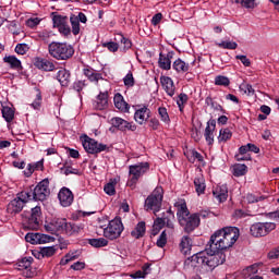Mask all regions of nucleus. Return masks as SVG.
<instances>
[{
    "label": "nucleus",
    "instance_id": "obj_7",
    "mask_svg": "<svg viewBox=\"0 0 279 279\" xmlns=\"http://www.w3.org/2000/svg\"><path fill=\"white\" fill-rule=\"evenodd\" d=\"M149 171V162H138L129 167V175L131 179L128 182V186H136V182Z\"/></svg>",
    "mask_w": 279,
    "mask_h": 279
},
{
    "label": "nucleus",
    "instance_id": "obj_46",
    "mask_svg": "<svg viewBox=\"0 0 279 279\" xmlns=\"http://www.w3.org/2000/svg\"><path fill=\"white\" fill-rule=\"evenodd\" d=\"M117 39L120 40L121 45H123L124 51H128V49H132V41L128 38H125L123 35L118 34Z\"/></svg>",
    "mask_w": 279,
    "mask_h": 279
},
{
    "label": "nucleus",
    "instance_id": "obj_51",
    "mask_svg": "<svg viewBox=\"0 0 279 279\" xmlns=\"http://www.w3.org/2000/svg\"><path fill=\"white\" fill-rule=\"evenodd\" d=\"M158 112H159L161 121H163L165 123H169V121H171V119H169V113L167 112V108L159 107Z\"/></svg>",
    "mask_w": 279,
    "mask_h": 279
},
{
    "label": "nucleus",
    "instance_id": "obj_40",
    "mask_svg": "<svg viewBox=\"0 0 279 279\" xmlns=\"http://www.w3.org/2000/svg\"><path fill=\"white\" fill-rule=\"evenodd\" d=\"M231 3H240L242 8L254 10L256 8V0H231Z\"/></svg>",
    "mask_w": 279,
    "mask_h": 279
},
{
    "label": "nucleus",
    "instance_id": "obj_20",
    "mask_svg": "<svg viewBox=\"0 0 279 279\" xmlns=\"http://www.w3.org/2000/svg\"><path fill=\"white\" fill-rule=\"evenodd\" d=\"M160 84L169 97H173V95H175V85L173 84V80L171 77L161 76Z\"/></svg>",
    "mask_w": 279,
    "mask_h": 279
},
{
    "label": "nucleus",
    "instance_id": "obj_58",
    "mask_svg": "<svg viewBox=\"0 0 279 279\" xmlns=\"http://www.w3.org/2000/svg\"><path fill=\"white\" fill-rule=\"evenodd\" d=\"M27 27H31V29H34V27L40 25V19L38 17H31L26 21Z\"/></svg>",
    "mask_w": 279,
    "mask_h": 279
},
{
    "label": "nucleus",
    "instance_id": "obj_28",
    "mask_svg": "<svg viewBox=\"0 0 279 279\" xmlns=\"http://www.w3.org/2000/svg\"><path fill=\"white\" fill-rule=\"evenodd\" d=\"M3 62L10 65V69H13L15 71H23V64L21 63V60H19V58H16L15 56H5L3 58Z\"/></svg>",
    "mask_w": 279,
    "mask_h": 279
},
{
    "label": "nucleus",
    "instance_id": "obj_21",
    "mask_svg": "<svg viewBox=\"0 0 279 279\" xmlns=\"http://www.w3.org/2000/svg\"><path fill=\"white\" fill-rule=\"evenodd\" d=\"M173 59V52H168L163 54L162 52L159 54L158 65L163 71H171V60Z\"/></svg>",
    "mask_w": 279,
    "mask_h": 279
},
{
    "label": "nucleus",
    "instance_id": "obj_3",
    "mask_svg": "<svg viewBox=\"0 0 279 279\" xmlns=\"http://www.w3.org/2000/svg\"><path fill=\"white\" fill-rule=\"evenodd\" d=\"M48 53L54 60H71L75 49L66 43L52 41L48 45Z\"/></svg>",
    "mask_w": 279,
    "mask_h": 279
},
{
    "label": "nucleus",
    "instance_id": "obj_4",
    "mask_svg": "<svg viewBox=\"0 0 279 279\" xmlns=\"http://www.w3.org/2000/svg\"><path fill=\"white\" fill-rule=\"evenodd\" d=\"M25 197H28V202H46L47 197L51 195L49 189V179H44L34 189L24 191Z\"/></svg>",
    "mask_w": 279,
    "mask_h": 279
},
{
    "label": "nucleus",
    "instance_id": "obj_56",
    "mask_svg": "<svg viewBox=\"0 0 279 279\" xmlns=\"http://www.w3.org/2000/svg\"><path fill=\"white\" fill-rule=\"evenodd\" d=\"M186 101H189V96L186 94H180L179 99L177 100L180 110L184 108V104H186Z\"/></svg>",
    "mask_w": 279,
    "mask_h": 279
},
{
    "label": "nucleus",
    "instance_id": "obj_17",
    "mask_svg": "<svg viewBox=\"0 0 279 279\" xmlns=\"http://www.w3.org/2000/svg\"><path fill=\"white\" fill-rule=\"evenodd\" d=\"M58 197L61 206H63L64 208L73 204V199H74L73 192H71L69 187H62L58 193Z\"/></svg>",
    "mask_w": 279,
    "mask_h": 279
},
{
    "label": "nucleus",
    "instance_id": "obj_9",
    "mask_svg": "<svg viewBox=\"0 0 279 279\" xmlns=\"http://www.w3.org/2000/svg\"><path fill=\"white\" fill-rule=\"evenodd\" d=\"M122 232L123 222L121 221V218H116L109 221L108 227L104 229V236L109 239V241H114L121 236Z\"/></svg>",
    "mask_w": 279,
    "mask_h": 279
},
{
    "label": "nucleus",
    "instance_id": "obj_43",
    "mask_svg": "<svg viewBox=\"0 0 279 279\" xmlns=\"http://www.w3.org/2000/svg\"><path fill=\"white\" fill-rule=\"evenodd\" d=\"M88 243L92 247H106V245H108V240L105 238L89 239Z\"/></svg>",
    "mask_w": 279,
    "mask_h": 279
},
{
    "label": "nucleus",
    "instance_id": "obj_27",
    "mask_svg": "<svg viewBox=\"0 0 279 279\" xmlns=\"http://www.w3.org/2000/svg\"><path fill=\"white\" fill-rule=\"evenodd\" d=\"M57 80L61 86H69V84H71V72L64 68L60 69L57 74Z\"/></svg>",
    "mask_w": 279,
    "mask_h": 279
},
{
    "label": "nucleus",
    "instance_id": "obj_35",
    "mask_svg": "<svg viewBox=\"0 0 279 279\" xmlns=\"http://www.w3.org/2000/svg\"><path fill=\"white\" fill-rule=\"evenodd\" d=\"M194 186H195V191L198 195L204 194V192L206 191V183L204 181V178L203 177L195 178Z\"/></svg>",
    "mask_w": 279,
    "mask_h": 279
},
{
    "label": "nucleus",
    "instance_id": "obj_33",
    "mask_svg": "<svg viewBox=\"0 0 279 279\" xmlns=\"http://www.w3.org/2000/svg\"><path fill=\"white\" fill-rule=\"evenodd\" d=\"M52 223L54 225L56 232H66V218H53Z\"/></svg>",
    "mask_w": 279,
    "mask_h": 279
},
{
    "label": "nucleus",
    "instance_id": "obj_37",
    "mask_svg": "<svg viewBox=\"0 0 279 279\" xmlns=\"http://www.w3.org/2000/svg\"><path fill=\"white\" fill-rule=\"evenodd\" d=\"M77 258H80V253L77 251L70 252L60 260V265H69V263L77 260Z\"/></svg>",
    "mask_w": 279,
    "mask_h": 279
},
{
    "label": "nucleus",
    "instance_id": "obj_36",
    "mask_svg": "<svg viewBox=\"0 0 279 279\" xmlns=\"http://www.w3.org/2000/svg\"><path fill=\"white\" fill-rule=\"evenodd\" d=\"M247 173V166L245 163H236L233 166V175L241 178Z\"/></svg>",
    "mask_w": 279,
    "mask_h": 279
},
{
    "label": "nucleus",
    "instance_id": "obj_53",
    "mask_svg": "<svg viewBox=\"0 0 279 279\" xmlns=\"http://www.w3.org/2000/svg\"><path fill=\"white\" fill-rule=\"evenodd\" d=\"M124 86H128L129 88H132L134 86V75L132 72H129L124 78H123Z\"/></svg>",
    "mask_w": 279,
    "mask_h": 279
},
{
    "label": "nucleus",
    "instance_id": "obj_1",
    "mask_svg": "<svg viewBox=\"0 0 279 279\" xmlns=\"http://www.w3.org/2000/svg\"><path fill=\"white\" fill-rule=\"evenodd\" d=\"M239 240V228L223 227L211 234L207 245L210 252H227Z\"/></svg>",
    "mask_w": 279,
    "mask_h": 279
},
{
    "label": "nucleus",
    "instance_id": "obj_38",
    "mask_svg": "<svg viewBox=\"0 0 279 279\" xmlns=\"http://www.w3.org/2000/svg\"><path fill=\"white\" fill-rule=\"evenodd\" d=\"M35 93L36 97L31 106L34 108V110H40V107L43 106V94L40 93L39 88H35Z\"/></svg>",
    "mask_w": 279,
    "mask_h": 279
},
{
    "label": "nucleus",
    "instance_id": "obj_16",
    "mask_svg": "<svg viewBox=\"0 0 279 279\" xmlns=\"http://www.w3.org/2000/svg\"><path fill=\"white\" fill-rule=\"evenodd\" d=\"M83 74L89 82H92V84H95L96 86L99 84V81L104 80V74L90 68V65H87L83 69Z\"/></svg>",
    "mask_w": 279,
    "mask_h": 279
},
{
    "label": "nucleus",
    "instance_id": "obj_45",
    "mask_svg": "<svg viewBox=\"0 0 279 279\" xmlns=\"http://www.w3.org/2000/svg\"><path fill=\"white\" fill-rule=\"evenodd\" d=\"M216 86H230V78L228 76L218 75L215 77Z\"/></svg>",
    "mask_w": 279,
    "mask_h": 279
},
{
    "label": "nucleus",
    "instance_id": "obj_6",
    "mask_svg": "<svg viewBox=\"0 0 279 279\" xmlns=\"http://www.w3.org/2000/svg\"><path fill=\"white\" fill-rule=\"evenodd\" d=\"M210 250V245L207 244L205 251L208 256H205V265L211 269H215L216 267H219V265H223V263H226V252Z\"/></svg>",
    "mask_w": 279,
    "mask_h": 279
},
{
    "label": "nucleus",
    "instance_id": "obj_32",
    "mask_svg": "<svg viewBox=\"0 0 279 279\" xmlns=\"http://www.w3.org/2000/svg\"><path fill=\"white\" fill-rule=\"evenodd\" d=\"M145 221H141L136 225V227L134 228V230L131 232V236H133V239H143V236H145Z\"/></svg>",
    "mask_w": 279,
    "mask_h": 279
},
{
    "label": "nucleus",
    "instance_id": "obj_55",
    "mask_svg": "<svg viewBox=\"0 0 279 279\" xmlns=\"http://www.w3.org/2000/svg\"><path fill=\"white\" fill-rule=\"evenodd\" d=\"M80 175V170L78 169H75L69 165H64V175Z\"/></svg>",
    "mask_w": 279,
    "mask_h": 279
},
{
    "label": "nucleus",
    "instance_id": "obj_19",
    "mask_svg": "<svg viewBox=\"0 0 279 279\" xmlns=\"http://www.w3.org/2000/svg\"><path fill=\"white\" fill-rule=\"evenodd\" d=\"M34 66L40 71H56V64L52 61L40 57L35 58Z\"/></svg>",
    "mask_w": 279,
    "mask_h": 279
},
{
    "label": "nucleus",
    "instance_id": "obj_62",
    "mask_svg": "<svg viewBox=\"0 0 279 279\" xmlns=\"http://www.w3.org/2000/svg\"><path fill=\"white\" fill-rule=\"evenodd\" d=\"M104 191L107 195H114V193H117V190L114 189V184L113 183H107L104 187Z\"/></svg>",
    "mask_w": 279,
    "mask_h": 279
},
{
    "label": "nucleus",
    "instance_id": "obj_18",
    "mask_svg": "<svg viewBox=\"0 0 279 279\" xmlns=\"http://www.w3.org/2000/svg\"><path fill=\"white\" fill-rule=\"evenodd\" d=\"M217 128V121L216 120H209L207 122V125L205 128V141L207 145H214L215 143V130Z\"/></svg>",
    "mask_w": 279,
    "mask_h": 279
},
{
    "label": "nucleus",
    "instance_id": "obj_30",
    "mask_svg": "<svg viewBox=\"0 0 279 279\" xmlns=\"http://www.w3.org/2000/svg\"><path fill=\"white\" fill-rule=\"evenodd\" d=\"M190 68L191 65L180 58L172 63V69L177 71V73H187Z\"/></svg>",
    "mask_w": 279,
    "mask_h": 279
},
{
    "label": "nucleus",
    "instance_id": "obj_50",
    "mask_svg": "<svg viewBox=\"0 0 279 279\" xmlns=\"http://www.w3.org/2000/svg\"><path fill=\"white\" fill-rule=\"evenodd\" d=\"M53 241V238L47 234L37 233V245L43 243H51Z\"/></svg>",
    "mask_w": 279,
    "mask_h": 279
},
{
    "label": "nucleus",
    "instance_id": "obj_60",
    "mask_svg": "<svg viewBox=\"0 0 279 279\" xmlns=\"http://www.w3.org/2000/svg\"><path fill=\"white\" fill-rule=\"evenodd\" d=\"M85 86H88V84L86 83V81H76L73 84V88L74 90H76L77 93H81V90L84 89Z\"/></svg>",
    "mask_w": 279,
    "mask_h": 279
},
{
    "label": "nucleus",
    "instance_id": "obj_2",
    "mask_svg": "<svg viewBox=\"0 0 279 279\" xmlns=\"http://www.w3.org/2000/svg\"><path fill=\"white\" fill-rule=\"evenodd\" d=\"M174 208H177V218L181 228H183L186 234H191V232H195L199 225L202 223V219L197 214H191L189 211V207L186 206V202L179 201L174 203Z\"/></svg>",
    "mask_w": 279,
    "mask_h": 279
},
{
    "label": "nucleus",
    "instance_id": "obj_63",
    "mask_svg": "<svg viewBox=\"0 0 279 279\" xmlns=\"http://www.w3.org/2000/svg\"><path fill=\"white\" fill-rule=\"evenodd\" d=\"M248 214H246L245 211H243L242 209H235L232 217L234 219H245V217H247Z\"/></svg>",
    "mask_w": 279,
    "mask_h": 279
},
{
    "label": "nucleus",
    "instance_id": "obj_47",
    "mask_svg": "<svg viewBox=\"0 0 279 279\" xmlns=\"http://www.w3.org/2000/svg\"><path fill=\"white\" fill-rule=\"evenodd\" d=\"M218 47L221 49H231L234 50L236 47H239V44L236 41H221L218 44Z\"/></svg>",
    "mask_w": 279,
    "mask_h": 279
},
{
    "label": "nucleus",
    "instance_id": "obj_57",
    "mask_svg": "<svg viewBox=\"0 0 279 279\" xmlns=\"http://www.w3.org/2000/svg\"><path fill=\"white\" fill-rule=\"evenodd\" d=\"M262 199H265L264 196H256L254 194H247L246 195V202H248V204H256V202H262Z\"/></svg>",
    "mask_w": 279,
    "mask_h": 279
},
{
    "label": "nucleus",
    "instance_id": "obj_59",
    "mask_svg": "<svg viewBox=\"0 0 279 279\" xmlns=\"http://www.w3.org/2000/svg\"><path fill=\"white\" fill-rule=\"evenodd\" d=\"M38 38L44 43H49V38H51V32L49 31H41L38 33Z\"/></svg>",
    "mask_w": 279,
    "mask_h": 279
},
{
    "label": "nucleus",
    "instance_id": "obj_44",
    "mask_svg": "<svg viewBox=\"0 0 279 279\" xmlns=\"http://www.w3.org/2000/svg\"><path fill=\"white\" fill-rule=\"evenodd\" d=\"M240 90L244 93V95H247L248 97L254 96L256 90H254V87L247 83H243L240 85Z\"/></svg>",
    "mask_w": 279,
    "mask_h": 279
},
{
    "label": "nucleus",
    "instance_id": "obj_49",
    "mask_svg": "<svg viewBox=\"0 0 279 279\" xmlns=\"http://www.w3.org/2000/svg\"><path fill=\"white\" fill-rule=\"evenodd\" d=\"M41 256H46L47 258L53 256L56 254V247L54 246H47L43 247L40 251Z\"/></svg>",
    "mask_w": 279,
    "mask_h": 279
},
{
    "label": "nucleus",
    "instance_id": "obj_13",
    "mask_svg": "<svg viewBox=\"0 0 279 279\" xmlns=\"http://www.w3.org/2000/svg\"><path fill=\"white\" fill-rule=\"evenodd\" d=\"M83 147L87 154H101V151L108 149V145L99 144L97 141L88 137V135L84 137Z\"/></svg>",
    "mask_w": 279,
    "mask_h": 279
},
{
    "label": "nucleus",
    "instance_id": "obj_25",
    "mask_svg": "<svg viewBox=\"0 0 279 279\" xmlns=\"http://www.w3.org/2000/svg\"><path fill=\"white\" fill-rule=\"evenodd\" d=\"M214 197L218 199V202L223 203L226 199H228V185L222 184L218 185L214 191H213Z\"/></svg>",
    "mask_w": 279,
    "mask_h": 279
},
{
    "label": "nucleus",
    "instance_id": "obj_48",
    "mask_svg": "<svg viewBox=\"0 0 279 279\" xmlns=\"http://www.w3.org/2000/svg\"><path fill=\"white\" fill-rule=\"evenodd\" d=\"M29 51V46L27 44H17L15 47V53L19 56H25Z\"/></svg>",
    "mask_w": 279,
    "mask_h": 279
},
{
    "label": "nucleus",
    "instance_id": "obj_14",
    "mask_svg": "<svg viewBox=\"0 0 279 279\" xmlns=\"http://www.w3.org/2000/svg\"><path fill=\"white\" fill-rule=\"evenodd\" d=\"M111 125H113V128H116V130H119L120 132H128V130L131 132H135L136 130V125L119 117L111 119Z\"/></svg>",
    "mask_w": 279,
    "mask_h": 279
},
{
    "label": "nucleus",
    "instance_id": "obj_11",
    "mask_svg": "<svg viewBox=\"0 0 279 279\" xmlns=\"http://www.w3.org/2000/svg\"><path fill=\"white\" fill-rule=\"evenodd\" d=\"M52 24L57 27L62 36H71V26H69V17L65 15H60L58 13H52Z\"/></svg>",
    "mask_w": 279,
    "mask_h": 279
},
{
    "label": "nucleus",
    "instance_id": "obj_54",
    "mask_svg": "<svg viewBox=\"0 0 279 279\" xmlns=\"http://www.w3.org/2000/svg\"><path fill=\"white\" fill-rule=\"evenodd\" d=\"M167 245V230H163L157 240V247H165Z\"/></svg>",
    "mask_w": 279,
    "mask_h": 279
},
{
    "label": "nucleus",
    "instance_id": "obj_64",
    "mask_svg": "<svg viewBox=\"0 0 279 279\" xmlns=\"http://www.w3.org/2000/svg\"><path fill=\"white\" fill-rule=\"evenodd\" d=\"M268 258L270 260L279 258V246L268 253Z\"/></svg>",
    "mask_w": 279,
    "mask_h": 279
},
{
    "label": "nucleus",
    "instance_id": "obj_39",
    "mask_svg": "<svg viewBox=\"0 0 279 279\" xmlns=\"http://www.w3.org/2000/svg\"><path fill=\"white\" fill-rule=\"evenodd\" d=\"M2 117L7 123H12V121H14V109L10 107H3Z\"/></svg>",
    "mask_w": 279,
    "mask_h": 279
},
{
    "label": "nucleus",
    "instance_id": "obj_42",
    "mask_svg": "<svg viewBox=\"0 0 279 279\" xmlns=\"http://www.w3.org/2000/svg\"><path fill=\"white\" fill-rule=\"evenodd\" d=\"M70 23L72 26V34L77 36V34H80V19H77V15H71Z\"/></svg>",
    "mask_w": 279,
    "mask_h": 279
},
{
    "label": "nucleus",
    "instance_id": "obj_34",
    "mask_svg": "<svg viewBox=\"0 0 279 279\" xmlns=\"http://www.w3.org/2000/svg\"><path fill=\"white\" fill-rule=\"evenodd\" d=\"M163 217V225L166 226V228H168L169 233L173 234V230H175V225L173 223V221H175V215L173 214H169L168 216H162Z\"/></svg>",
    "mask_w": 279,
    "mask_h": 279
},
{
    "label": "nucleus",
    "instance_id": "obj_15",
    "mask_svg": "<svg viewBox=\"0 0 279 279\" xmlns=\"http://www.w3.org/2000/svg\"><path fill=\"white\" fill-rule=\"evenodd\" d=\"M32 263H34V258L33 257H24L22 258L20 262H17V269L20 270H25L24 271V276L25 278H34V276H36V271L29 269V267H32Z\"/></svg>",
    "mask_w": 279,
    "mask_h": 279
},
{
    "label": "nucleus",
    "instance_id": "obj_23",
    "mask_svg": "<svg viewBox=\"0 0 279 279\" xmlns=\"http://www.w3.org/2000/svg\"><path fill=\"white\" fill-rule=\"evenodd\" d=\"M180 252L184 254V256H189L191 254V250L193 247V240L189 235H183L181 238V242L179 244Z\"/></svg>",
    "mask_w": 279,
    "mask_h": 279
},
{
    "label": "nucleus",
    "instance_id": "obj_10",
    "mask_svg": "<svg viewBox=\"0 0 279 279\" xmlns=\"http://www.w3.org/2000/svg\"><path fill=\"white\" fill-rule=\"evenodd\" d=\"M25 191H22L17 196L12 199L7 207L9 215H19L25 208V204L29 202V198L24 195Z\"/></svg>",
    "mask_w": 279,
    "mask_h": 279
},
{
    "label": "nucleus",
    "instance_id": "obj_5",
    "mask_svg": "<svg viewBox=\"0 0 279 279\" xmlns=\"http://www.w3.org/2000/svg\"><path fill=\"white\" fill-rule=\"evenodd\" d=\"M165 195V190L161 186H157L150 195L145 199L146 210H153L154 215L160 213L162 208V197Z\"/></svg>",
    "mask_w": 279,
    "mask_h": 279
},
{
    "label": "nucleus",
    "instance_id": "obj_8",
    "mask_svg": "<svg viewBox=\"0 0 279 279\" xmlns=\"http://www.w3.org/2000/svg\"><path fill=\"white\" fill-rule=\"evenodd\" d=\"M274 230H276V222H254L250 228L251 235L255 239L267 236Z\"/></svg>",
    "mask_w": 279,
    "mask_h": 279
},
{
    "label": "nucleus",
    "instance_id": "obj_12",
    "mask_svg": "<svg viewBox=\"0 0 279 279\" xmlns=\"http://www.w3.org/2000/svg\"><path fill=\"white\" fill-rule=\"evenodd\" d=\"M41 215L43 211L40 209V206L32 208L31 216L26 218L24 222V228H26V230H38V228H40Z\"/></svg>",
    "mask_w": 279,
    "mask_h": 279
},
{
    "label": "nucleus",
    "instance_id": "obj_31",
    "mask_svg": "<svg viewBox=\"0 0 279 279\" xmlns=\"http://www.w3.org/2000/svg\"><path fill=\"white\" fill-rule=\"evenodd\" d=\"M187 260H190L192 267H197V265H206V255H204V253H196L187 258Z\"/></svg>",
    "mask_w": 279,
    "mask_h": 279
},
{
    "label": "nucleus",
    "instance_id": "obj_41",
    "mask_svg": "<svg viewBox=\"0 0 279 279\" xmlns=\"http://www.w3.org/2000/svg\"><path fill=\"white\" fill-rule=\"evenodd\" d=\"M230 138H232V131H230V129H221L218 136L219 143H226L230 141Z\"/></svg>",
    "mask_w": 279,
    "mask_h": 279
},
{
    "label": "nucleus",
    "instance_id": "obj_24",
    "mask_svg": "<svg viewBox=\"0 0 279 279\" xmlns=\"http://www.w3.org/2000/svg\"><path fill=\"white\" fill-rule=\"evenodd\" d=\"M149 114H151V111L147 107H143L135 111L134 119L136 123L143 125V123L149 119Z\"/></svg>",
    "mask_w": 279,
    "mask_h": 279
},
{
    "label": "nucleus",
    "instance_id": "obj_29",
    "mask_svg": "<svg viewBox=\"0 0 279 279\" xmlns=\"http://www.w3.org/2000/svg\"><path fill=\"white\" fill-rule=\"evenodd\" d=\"M82 230H84V223L68 222L65 227V234L73 236L75 234H80Z\"/></svg>",
    "mask_w": 279,
    "mask_h": 279
},
{
    "label": "nucleus",
    "instance_id": "obj_22",
    "mask_svg": "<svg viewBox=\"0 0 279 279\" xmlns=\"http://www.w3.org/2000/svg\"><path fill=\"white\" fill-rule=\"evenodd\" d=\"M114 107L120 110V112H130V105L123 98V95L117 93L113 97Z\"/></svg>",
    "mask_w": 279,
    "mask_h": 279
},
{
    "label": "nucleus",
    "instance_id": "obj_26",
    "mask_svg": "<svg viewBox=\"0 0 279 279\" xmlns=\"http://www.w3.org/2000/svg\"><path fill=\"white\" fill-rule=\"evenodd\" d=\"M94 108L96 110H106V108H108V92L99 93L94 102Z\"/></svg>",
    "mask_w": 279,
    "mask_h": 279
},
{
    "label": "nucleus",
    "instance_id": "obj_52",
    "mask_svg": "<svg viewBox=\"0 0 279 279\" xmlns=\"http://www.w3.org/2000/svg\"><path fill=\"white\" fill-rule=\"evenodd\" d=\"M25 241L32 243V245H38V233H27L25 235Z\"/></svg>",
    "mask_w": 279,
    "mask_h": 279
},
{
    "label": "nucleus",
    "instance_id": "obj_61",
    "mask_svg": "<svg viewBox=\"0 0 279 279\" xmlns=\"http://www.w3.org/2000/svg\"><path fill=\"white\" fill-rule=\"evenodd\" d=\"M102 47H107V49L109 51H112L113 53H114V51H119V44H117L114 41L105 43V44H102Z\"/></svg>",
    "mask_w": 279,
    "mask_h": 279
}]
</instances>
